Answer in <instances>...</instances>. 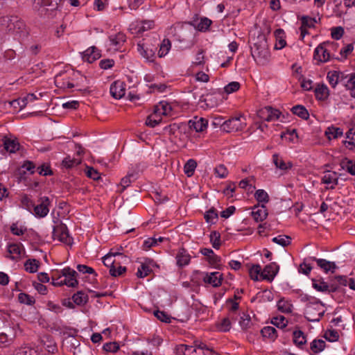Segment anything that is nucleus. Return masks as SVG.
I'll return each mask as SVG.
<instances>
[{
  "label": "nucleus",
  "instance_id": "1",
  "mask_svg": "<svg viewBox=\"0 0 355 355\" xmlns=\"http://www.w3.org/2000/svg\"><path fill=\"white\" fill-rule=\"evenodd\" d=\"M334 42H323L319 44L314 51L313 59L318 64L327 62L331 58L330 50L335 46Z\"/></svg>",
  "mask_w": 355,
  "mask_h": 355
},
{
  "label": "nucleus",
  "instance_id": "2",
  "mask_svg": "<svg viewBox=\"0 0 355 355\" xmlns=\"http://www.w3.org/2000/svg\"><path fill=\"white\" fill-rule=\"evenodd\" d=\"M77 272L69 267L64 268L62 270V279L60 282H57V286L66 285L69 287H76L78 284L76 279Z\"/></svg>",
  "mask_w": 355,
  "mask_h": 355
},
{
  "label": "nucleus",
  "instance_id": "3",
  "mask_svg": "<svg viewBox=\"0 0 355 355\" xmlns=\"http://www.w3.org/2000/svg\"><path fill=\"white\" fill-rule=\"evenodd\" d=\"M52 236L54 240L57 239L67 245L72 243V238L69 236L67 227L63 223H59L53 227Z\"/></svg>",
  "mask_w": 355,
  "mask_h": 355
},
{
  "label": "nucleus",
  "instance_id": "4",
  "mask_svg": "<svg viewBox=\"0 0 355 355\" xmlns=\"http://www.w3.org/2000/svg\"><path fill=\"white\" fill-rule=\"evenodd\" d=\"M244 117L236 116L229 119L223 123V130L226 132H237L243 130L245 127Z\"/></svg>",
  "mask_w": 355,
  "mask_h": 355
},
{
  "label": "nucleus",
  "instance_id": "5",
  "mask_svg": "<svg viewBox=\"0 0 355 355\" xmlns=\"http://www.w3.org/2000/svg\"><path fill=\"white\" fill-rule=\"evenodd\" d=\"M51 204L49 197L43 196L39 198L37 205H34L33 214L37 218H44L49 212Z\"/></svg>",
  "mask_w": 355,
  "mask_h": 355
},
{
  "label": "nucleus",
  "instance_id": "6",
  "mask_svg": "<svg viewBox=\"0 0 355 355\" xmlns=\"http://www.w3.org/2000/svg\"><path fill=\"white\" fill-rule=\"evenodd\" d=\"M61 0H34L33 8L36 10H40L41 8L42 12H51L57 10Z\"/></svg>",
  "mask_w": 355,
  "mask_h": 355
},
{
  "label": "nucleus",
  "instance_id": "7",
  "mask_svg": "<svg viewBox=\"0 0 355 355\" xmlns=\"http://www.w3.org/2000/svg\"><path fill=\"white\" fill-rule=\"evenodd\" d=\"M257 115L263 121H273L279 118L281 112L277 109H273L272 107L268 106L260 109L257 112Z\"/></svg>",
  "mask_w": 355,
  "mask_h": 355
},
{
  "label": "nucleus",
  "instance_id": "8",
  "mask_svg": "<svg viewBox=\"0 0 355 355\" xmlns=\"http://www.w3.org/2000/svg\"><path fill=\"white\" fill-rule=\"evenodd\" d=\"M312 286L318 292L323 293H334L337 291L338 287L334 284H329L324 282L322 278L312 279Z\"/></svg>",
  "mask_w": 355,
  "mask_h": 355
},
{
  "label": "nucleus",
  "instance_id": "9",
  "mask_svg": "<svg viewBox=\"0 0 355 355\" xmlns=\"http://www.w3.org/2000/svg\"><path fill=\"white\" fill-rule=\"evenodd\" d=\"M279 270V265L275 262H271L266 265L261 273V279L271 282L277 275Z\"/></svg>",
  "mask_w": 355,
  "mask_h": 355
},
{
  "label": "nucleus",
  "instance_id": "10",
  "mask_svg": "<svg viewBox=\"0 0 355 355\" xmlns=\"http://www.w3.org/2000/svg\"><path fill=\"white\" fill-rule=\"evenodd\" d=\"M110 92L113 98H121L125 94V84L120 80L114 81L110 86Z\"/></svg>",
  "mask_w": 355,
  "mask_h": 355
},
{
  "label": "nucleus",
  "instance_id": "11",
  "mask_svg": "<svg viewBox=\"0 0 355 355\" xmlns=\"http://www.w3.org/2000/svg\"><path fill=\"white\" fill-rule=\"evenodd\" d=\"M309 260L314 261L317 263L318 267L323 270L325 273L331 272L334 273L337 266L334 262L327 261L324 259H318L315 257H309Z\"/></svg>",
  "mask_w": 355,
  "mask_h": 355
},
{
  "label": "nucleus",
  "instance_id": "12",
  "mask_svg": "<svg viewBox=\"0 0 355 355\" xmlns=\"http://www.w3.org/2000/svg\"><path fill=\"white\" fill-rule=\"evenodd\" d=\"M137 51L139 54L147 61L153 62L155 58V49L149 48L146 44L139 42Z\"/></svg>",
  "mask_w": 355,
  "mask_h": 355
},
{
  "label": "nucleus",
  "instance_id": "13",
  "mask_svg": "<svg viewBox=\"0 0 355 355\" xmlns=\"http://www.w3.org/2000/svg\"><path fill=\"white\" fill-rule=\"evenodd\" d=\"M208 122L204 118L195 116L188 122L191 130H194L197 132H202L207 126Z\"/></svg>",
  "mask_w": 355,
  "mask_h": 355
},
{
  "label": "nucleus",
  "instance_id": "14",
  "mask_svg": "<svg viewBox=\"0 0 355 355\" xmlns=\"http://www.w3.org/2000/svg\"><path fill=\"white\" fill-rule=\"evenodd\" d=\"M223 274L219 272H213L211 273H206L203 277V281L214 287H218L221 285L223 281Z\"/></svg>",
  "mask_w": 355,
  "mask_h": 355
},
{
  "label": "nucleus",
  "instance_id": "15",
  "mask_svg": "<svg viewBox=\"0 0 355 355\" xmlns=\"http://www.w3.org/2000/svg\"><path fill=\"white\" fill-rule=\"evenodd\" d=\"M24 247L21 243H12L8 246L6 257L12 260H18L21 257Z\"/></svg>",
  "mask_w": 355,
  "mask_h": 355
},
{
  "label": "nucleus",
  "instance_id": "16",
  "mask_svg": "<svg viewBox=\"0 0 355 355\" xmlns=\"http://www.w3.org/2000/svg\"><path fill=\"white\" fill-rule=\"evenodd\" d=\"M110 46L115 50H119L126 41V36L124 33L119 32L116 34L109 36Z\"/></svg>",
  "mask_w": 355,
  "mask_h": 355
},
{
  "label": "nucleus",
  "instance_id": "17",
  "mask_svg": "<svg viewBox=\"0 0 355 355\" xmlns=\"http://www.w3.org/2000/svg\"><path fill=\"white\" fill-rule=\"evenodd\" d=\"M154 265L153 260L146 259L145 262L141 263V266L138 268L136 275L139 278H144L149 275L152 272V266Z\"/></svg>",
  "mask_w": 355,
  "mask_h": 355
},
{
  "label": "nucleus",
  "instance_id": "18",
  "mask_svg": "<svg viewBox=\"0 0 355 355\" xmlns=\"http://www.w3.org/2000/svg\"><path fill=\"white\" fill-rule=\"evenodd\" d=\"M154 26V21L152 20L143 21L137 22V24H132L130 29L134 31V33H142Z\"/></svg>",
  "mask_w": 355,
  "mask_h": 355
},
{
  "label": "nucleus",
  "instance_id": "19",
  "mask_svg": "<svg viewBox=\"0 0 355 355\" xmlns=\"http://www.w3.org/2000/svg\"><path fill=\"white\" fill-rule=\"evenodd\" d=\"M251 214L256 222H261L266 218L268 211L264 205H258L253 207Z\"/></svg>",
  "mask_w": 355,
  "mask_h": 355
},
{
  "label": "nucleus",
  "instance_id": "20",
  "mask_svg": "<svg viewBox=\"0 0 355 355\" xmlns=\"http://www.w3.org/2000/svg\"><path fill=\"white\" fill-rule=\"evenodd\" d=\"M322 182L325 184H331L327 189H334L338 184L337 173L334 171H327L322 178Z\"/></svg>",
  "mask_w": 355,
  "mask_h": 355
},
{
  "label": "nucleus",
  "instance_id": "21",
  "mask_svg": "<svg viewBox=\"0 0 355 355\" xmlns=\"http://www.w3.org/2000/svg\"><path fill=\"white\" fill-rule=\"evenodd\" d=\"M101 57L100 51L95 47L92 46L83 53V60L89 63H92Z\"/></svg>",
  "mask_w": 355,
  "mask_h": 355
},
{
  "label": "nucleus",
  "instance_id": "22",
  "mask_svg": "<svg viewBox=\"0 0 355 355\" xmlns=\"http://www.w3.org/2000/svg\"><path fill=\"white\" fill-rule=\"evenodd\" d=\"M252 55L253 57L268 58L269 56V52L266 48V42H264L263 44H254L253 47L251 48Z\"/></svg>",
  "mask_w": 355,
  "mask_h": 355
},
{
  "label": "nucleus",
  "instance_id": "23",
  "mask_svg": "<svg viewBox=\"0 0 355 355\" xmlns=\"http://www.w3.org/2000/svg\"><path fill=\"white\" fill-rule=\"evenodd\" d=\"M175 259L177 265L182 268L190 263L191 256L184 248H181L178 252Z\"/></svg>",
  "mask_w": 355,
  "mask_h": 355
},
{
  "label": "nucleus",
  "instance_id": "24",
  "mask_svg": "<svg viewBox=\"0 0 355 355\" xmlns=\"http://www.w3.org/2000/svg\"><path fill=\"white\" fill-rule=\"evenodd\" d=\"M194 349L193 355H211L215 353L212 349L209 348L202 342L195 341Z\"/></svg>",
  "mask_w": 355,
  "mask_h": 355
},
{
  "label": "nucleus",
  "instance_id": "25",
  "mask_svg": "<svg viewBox=\"0 0 355 355\" xmlns=\"http://www.w3.org/2000/svg\"><path fill=\"white\" fill-rule=\"evenodd\" d=\"M121 255L122 254L121 252H114L113 249H112L111 251L103 257V262L106 267L109 268V269L113 268L114 267H116L118 263L115 260L114 257L116 256Z\"/></svg>",
  "mask_w": 355,
  "mask_h": 355
},
{
  "label": "nucleus",
  "instance_id": "26",
  "mask_svg": "<svg viewBox=\"0 0 355 355\" xmlns=\"http://www.w3.org/2000/svg\"><path fill=\"white\" fill-rule=\"evenodd\" d=\"M153 110L155 113L159 114L161 116H170L172 112V107L168 103L161 101L155 106Z\"/></svg>",
  "mask_w": 355,
  "mask_h": 355
},
{
  "label": "nucleus",
  "instance_id": "27",
  "mask_svg": "<svg viewBox=\"0 0 355 355\" xmlns=\"http://www.w3.org/2000/svg\"><path fill=\"white\" fill-rule=\"evenodd\" d=\"M3 147L4 149L10 153H14L19 148V144L16 139H10L7 137H4L3 139Z\"/></svg>",
  "mask_w": 355,
  "mask_h": 355
},
{
  "label": "nucleus",
  "instance_id": "28",
  "mask_svg": "<svg viewBox=\"0 0 355 355\" xmlns=\"http://www.w3.org/2000/svg\"><path fill=\"white\" fill-rule=\"evenodd\" d=\"M16 336V332L14 329L9 328L5 332L0 334V343L8 345H10Z\"/></svg>",
  "mask_w": 355,
  "mask_h": 355
},
{
  "label": "nucleus",
  "instance_id": "29",
  "mask_svg": "<svg viewBox=\"0 0 355 355\" xmlns=\"http://www.w3.org/2000/svg\"><path fill=\"white\" fill-rule=\"evenodd\" d=\"M200 252L207 257L209 263L211 265H216L220 262V257L210 248H202L200 250Z\"/></svg>",
  "mask_w": 355,
  "mask_h": 355
},
{
  "label": "nucleus",
  "instance_id": "30",
  "mask_svg": "<svg viewBox=\"0 0 355 355\" xmlns=\"http://www.w3.org/2000/svg\"><path fill=\"white\" fill-rule=\"evenodd\" d=\"M43 347L51 354H54L58 351V347L54 340L50 336L44 337L42 340Z\"/></svg>",
  "mask_w": 355,
  "mask_h": 355
},
{
  "label": "nucleus",
  "instance_id": "31",
  "mask_svg": "<svg viewBox=\"0 0 355 355\" xmlns=\"http://www.w3.org/2000/svg\"><path fill=\"white\" fill-rule=\"evenodd\" d=\"M272 162L277 168L284 171L291 168L293 166L291 162L286 163L279 157V155L276 153L272 155Z\"/></svg>",
  "mask_w": 355,
  "mask_h": 355
},
{
  "label": "nucleus",
  "instance_id": "32",
  "mask_svg": "<svg viewBox=\"0 0 355 355\" xmlns=\"http://www.w3.org/2000/svg\"><path fill=\"white\" fill-rule=\"evenodd\" d=\"M261 333L263 337L268 338L271 341H274L277 337V330L273 327H265L261 329Z\"/></svg>",
  "mask_w": 355,
  "mask_h": 355
},
{
  "label": "nucleus",
  "instance_id": "33",
  "mask_svg": "<svg viewBox=\"0 0 355 355\" xmlns=\"http://www.w3.org/2000/svg\"><path fill=\"white\" fill-rule=\"evenodd\" d=\"M315 96L317 99L324 101L329 96V89L324 85H318L315 89Z\"/></svg>",
  "mask_w": 355,
  "mask_h": 355
},
{
  "label": "nucleus",
  "instance_id": "34",
  "mask_svg": "<svg viewBox=\"0 0 355 355\" xmlns=\"http://www.w3.org/2000/svg\"><path fill=\"white\" fill-rule=\"evenodd\" d=\"M340 166L343 170L347 171L349 173L352 175H355V162L345 158L340 162Z\"/></svg>",
  "mask_w": 355,
  "mask_h": 355
},
{
  "label": "nucleus",
  "instance_id": "35",
  "mask_svg": "<svg viewBox=\"0 0 355 355\" xmlns=\"http://www.w3.org/2000/svg\"><path fill=\"white\" fill-rule=\"evenodd\" d=\"M284 31L282 29H277L275 31V36L277 40L275 46L276 49H282L286 46V42L284 39Z\"/></svg>",
  "mask_w": 355,
  "mask_h": 355
},
{
  "label": "nucleus",
  "instance_id": "36",
  "mask_svg": "<svg viewBox=\"0 0 355 355\" xmlns=\"http://www.w3.org/2000/svg\"><path fill=\"white\" fill-rule=\"evenodd\" d=\"M293 342L299 347H302L306 342V336L301 330H295L293 331Z\"/></svg>",
  "mask_w": 355,
  "mask_h": 355
},
{
  "label": "nucleus",
  "instance_id": "37",
  "mask_svg": "<svg viewBox=\"0 0 355 355\" xmlns=\"http://www.w3.org/2000/svg\"><path fill=\"white\" fill-rule=\"evenodd\" d=\"M291 111L294 114L298 116L302 119H308L309 117V114L307 110L303 105H297L293 106Z\"/></svg>",
  "mask_w": 355,
  "mask_h": 355
},
{
  "label": "nucleus",
  "instance_id": "38",
  "mask_svg": "<svg viewBox=\"0 0 355 355\" xmlns=\"http://www.w3.org/2000/svg\"><path fill=\"white\" fill-rule=\"evenodd\" d=\"M71 300L76 305L80 306L86 304L88 300V296L83 291H78L73 294Z\"/></svg>",
  "mask_w": 355,
  "mask_h": 355
},
{
  "label": "nucleus",
  "instance_id": "39",
  "mask_svg": "<svg viewBox=\"0 0 355 355\" xmlns=\"http://www.w3.org/2000/svg\"><path fill=\"white\" fill-rule=\"evenodd\" d=\"M343 130L340 128L331 126L329 127L326 131L325 135L329 139H336L343 135Z\"/></svg>",
  "mask_w": 355,
  "mask_h": 355
},
{
  "label": "nucleus",
  "instance_id": "40",
  "mask_svg": "<svg viewBox=\"0 0 355 355\" xmlns=\"http://www.w3.org/2000/svg\"><path fill=\"white\" fill-rule=\"evenodd\" d=\"M81 163V159L79 158H71L69 156L65 157L62 162L63 168L67 169L72 168Z\"/></svg>",
  "mask_w": 355,
  "mask_h": 355
},
{
  "label": "nucleus",
  "instance_id": "41",
  "mask_svg": "<svg viewBox=\"0 0 355 355\" xmlns=\"http://www.w3.org/2000/svg\"><path fill=\"white\" fill-rule=\"evenodd\" d=\"M326 347V343L323 340H314L311 343L310 348L313 353L318 354L322 352Z\"/></svg>",
  "mask_w": 355,
  "mask_h": 355
},
{
  "label": "nucleus",
  "instance_id": "42",
  "mask_svg": "<svg viewBox=\"0 0 355 355\" xmlns=\"http://www.w3.org/2000/svg\"><path fill=\"white\" fill-rule=\"evenodd\" d=\"M196 166H197V163L194 159H189L186 162V164H184V173L188 177H191L194 173Z\"/></svg>",
  "mask_w": 355,
  "mask_h": 355
},
{
  "label": "nucleus",
  "instance_id": "43",
  "mask_svg": "<svg viewBox=\"0 0 355 355\" xmlns=\"http://www.w3.org/2000/svg\"><path fill=\"white\" fill-rule=\"evenodd\" d=\"M277 309L282 313H291L292 311L293 305L287 300H285L284 298L280 299L277 302Z\"/></svg>",
  "mask_w": 355,
  "mask_h": 355
},
{
  "label": "nucleus",
  "instance_id": "44",
  "mask_svg": "<svg viewBox=\"0 0 355 355\" xmlns=\"http://www.w3.org/2000/svg\"><path fill=\"white\" fill-rule=\"evenodd\" d=\"M40 266L39 261L33 259H28L24 263L25 270L27 272H29L31 273H33L37 271V269Z\"/></svg>",
  "mask_w": 355,
  "mask_h": 355
},
{
  "label": "nucleus",
  "instance_id": "45",
  "mask_svg": "<svg viewBox=\"0 0 355 355\" xmlns=\"http://www.w3.org/2000/svg\"><path fill=\"white\" fill-rule=\"evenodd\" d=\"M171 47V41L168 39H164L160 44L159 50L158 51L159 57L162 58L165 56L169 51Z\"/></svg>",
  "mask_w": 355,
  "mask_h": 355
},
{
  "label": "nucleus",
  "instance_id": "46",
  "mask_svg": "<svg viewBox=\"0 0 355 355\" xmlns=\"http://www.w3.org/2000/svg\"><path fill=\"white\" fill-rule=\"evenodd\" d=\"M262 272L261 267L259 264L252 265L249 268V274L252 279L254 281L259 280V275L261 276Z\"/></svg>",
  "mask_w": 355,
  "mask_h": 355
},
{
  "label": "nucleus",
  "instance_id": "47",
  "mask_svg": "<svg viewBox=\"0 0 355 355\" xmlns=\"http://www.w3.org/2000/svg\"><path fill=\"white\" fill-rule=\"evenodd\" d=\"M15 355H40V353L35 348L24 346L19 349Z\"/></svg>",
  "mask_w": 355,
  "mask_h": 355
},
{
  "label": "nucleus",
  "instance_id": "48",
  "mask_svg": "<svg viewBox=\"0 0 355 355\" xmlns=\"http://www.w3.org/2000/svg\"><path fill=\"white\" fill-rule=\"evenodd\" d=\"M254 198L260 203H267L269 201V196L263 189L257 190Z\"/></svg>",
  "mask_w": 355,
  "mask_h": 355
},
{
  "label": "nucleus",
  "instance_id": "49",
  "mask_svg": "<svg viewBox=\"0 0 355 355\" xmlns=\"http://www.w3.org/2000/svg\"><path fill=\"white\" fill-rule=\"evenodd\" d=\"M232 327L231 321L229 317H226L223 318L220 322H219L217 324V328L223 332H227L230 330Z\"/></svg>",
  "mask_w": 355,
  "mask_h": 355
},
{
  "label": "nucleus",
  "instance_id": "50",
  "mask_svg": "<svg viewBox=\"0 0 355 355\" xmlns=\"http://www.w3.org/2000/svg\"><path fill=\"white\" fill-rule=\"evenodd\" d=\"M204 217L207 223H214L218 219V212L214 208H211L205 212Z\"/></svg>",
  "mask_w": 355,
  "mask_h": 355
},
{
  "label": "nucleus",
  "instance_id": "51",
  "mask_svg": "<svg viewBox=\"0 0 355 355\" xmlns=\"http://www.w3.org/2000/svg\"><path fill=\"white\" fill-rule=\"evenodd\" d=\"M291 237L286 235H279L278 236L274 237L272 239V242L283 247L288 245L291 243Z\"/></svg>",
  "mask_w": 355,
  "mask_h": 355
},
{
  "label": "nucleus",
  "instance_id": "52",
  "mask_svg": "<svg viewBox=\"0 0 355 355\" xmlns=\"http://www.w3.org/2000/svg\"><path fill=\"white\" fill-rule=\"evenodd\" d=\"M324 338L329 342H336L339 339V334L335 329H328L325 331Z\"/></svg>",
  "mask_w": 355,
  "mask_h": 355
},
{
  "label": "nucleus",
  "instance_id": "53",
  "mask_svg": "<svg viewBox=\"0 0 355 355\" xmlns=\"http://www.w3.org/2000/svg\"><path fill=\"white\" fill-rule=\"evenodd\" d=\"M211 23L212 21L209 19L203 17L201 18L196 28L199 31H206L209 29Z\"/></svg>",
  "mask_w": 355,
  "mask_h": 355
},
{
  "label": "nucleus",
  "instance_id": "54",
  "mask_svg": "<svg viewBox=\"0 0 355 355\" xmlns=\"http://www.w3.org/2000/svg\"><path fill=\"white\" fill-rule=\"evenodd\" d=\"M302 26L306 28H313L315 27L317 20L315 18H312L309 16H303L301 18Z\"/></svg>",
  "mask_w": 355,
  "mask_h": 355
},
{
  "label": "nucleus",
  "instance_id": "55",
  "mask_svg": "<svg viewBox=\"0 0 355 355\" xmlns=\"http://www.w3.org/2000/svg\"><path fill=\"white\" fill-rule=\"evenodd\" d=\"M210 240L213 248L218 249L221 245L220 234L216 231L212 232L210 234Z\"/></svg>",
  "mask_w": 355,
  "mask_h": 355
},
{
  "label": "nucleus",
  "instance_id": "56",
  "mask_svg": "<svg viewBox=\"0 0 355 355\" xmlns=\"http://www.w3.org/2000/svg\"><path fill=\"white\" fill-rule=\"evenodd\" d=\"M126 271V267L121 266L120 263L118 262L116 267L110 268L109 272L112 277H118L123 275Z\"/></svg>",
  "mask_w": 355,
  "mask_h": 355
},
{
  "label": "nucleus",
  "instance_id": "57",
  "mask_svg": "<svg viewBox=\"0 0 355 355\" xmlns=\"http://www.w3.org/2000/svg\"><path fill=\"white\" fill-rule=\"evenodd\" d=\"M239 324L243 329H248L250 327L251 318L249 315L243 313L240 318Z\"/></svg>",
  "mask_w": 355,
  "mask_h": 355
},
{
  "label": "nucleus",
  "instance_id": "58",
  "mask_svg": "<svg viewBox=\"0 0 355 355\" xmlns=\"http://www.w3.org/2000/svg\"><path fill=\"white\" fill-rule=\"evenodd\" d=\"M339 74L337 71H329L327 73V79L329 83L333 87H335L338 82Z\"/></svg>",
  "mask_w": 355,
  "mask_h": 355
},
{
  "label": "nucleus",
  "instance_id": "59",
  "mask_svg": "<svg viewBox=\"0 0 355 355\" xmlns=\"http://www.w3.org/2000/svg\"><path fill=\"white\" fill-rule=\"evenodd\" d=\"M18 300L21 303L31 305L35 302V300L29 295L21 293L18 295Z\"/></svg>",
  "mask_w": 355,
  "mask_h": 355
},
{
  "label": "nucleus",
  "instance_id": "60",
  "mask_svg": "<svg viewBox=\"0 0 355 355\" xmlns=\"http://www.w3.org/2000/svg\"><path fill=\"white\" fill-rule=\"evenodd\" d=\"M240 88V83L239 82L233 81L227 85L224 89L227 94H232L238 91Z\"/></svg>",
  "mask_w": 355,
  "mask_h": 355
},
{
  "label": "nucleus",
  "instance_id": "61",
  "mask_svg": "<svg viewBox=\"0 0 355 355\" xmlns=\"http://www.w3.org/2000/svg\"><path fill=\"white\" fill-rule=\"evenodd\" d=\"M214 171H215V173H216V176L220 178H225L227 177V175L228 174L227 169L223 164H220V165L217 166L215 168Z\"/></svg>",
  "mask_w": 355,
  "mask_h": 355
},
{
  "label": "nucleus",
  "instance_id": "62",
  "mask_svg": "<svg viewBox=\"0 0 355 355\" xmlns=\"http://www.w3.org/2000/svg\"><path fill=\"white\" fill-rule=\"evenodd\" d=\"M9 104L11 107H12L15 109L19 108V110H22L23 108H24L26 106V103H25V101H24L22 98H19L9 101Z\"/></svg>",
  "mask_w": 355,
  "mask_h": 355
},
{
  "label": "nucleus",
  "instance_id": "63",
  "mask_svg": "<svg viewBox=\"0 0 355 355\" xmlns=\"http://www.w3.org/2000/svg\"><path fill=\"white\" fill-rule=\"evenodd\" d=\"M21 202L22 206L29 211L33 209L35 204L27 196H24L21 198Z\"/></svg>",
  "mask_w": 355,
  "mask_h": 355
},
{
  "label": "nucleus",
  "instance_id": "64",
  "mask_svg": "<svg viewBox=\"0 0 355 355\" xmlns=\"http://www.w3.org/2000/svg\"><path fill=\"white\" fill-rule=\"evenodd\" d=\"M154 315L158 320H159L162 322H164L166 323L171 322L170 317L164 311L157 310L154 312Z\"/></svg>",
  "mask_w": 355,
  "mask_h": 355
}]
</instances>
